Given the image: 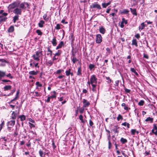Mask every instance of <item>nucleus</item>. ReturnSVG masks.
<instances>
[{
	"instance_id": "f257e3e1",
	"label": "nucleus",
	"mask_w": 157,
	"mask_h": 157,
	"mask_svg": "<svg viewBox=\"0 0 157 157\" xmlns=\"http://www.w3.org/2000/svg\"><path fill=\"white\" fill-rule=\"evenodd\" d=\"M42 55V51H37L35 52V54L33 55L32 57L34 59L37 61H40L39 57Z\"/></svg>"
},
{
	"instance_id": "f03ea898",
	"label": "nucleus",
	"mask_w": 157,
	"mask_h": 157,
	"mask_svg": "<svg viewBox=\"0 0 157 157\" xmlns=\"http://www.w3.org/2000/svg\"><path fill=\"white\" fill-rule=\"evenodd\" d=\"M90 8L91 9L97 8L98 10L101 9V6L98 3V2H95L92 4V5L90 6Z\"/></svg>"
},
{
	"instance_id": "7ed1b4c3",
	"label": "nucleus",
	"mask_w": 157,
	"mask_h": 157,
	"mask_svg": "<svg viewBox=\"0 0 157 157\" xmlns=\"http://www.w3.org/2000/svg\"><path fill=\"white\" fill-rule=\"evenodd\" d=\"M97 78L96 77V76L95 75H92L91 76V77L90 78V83L91 84H96L97 83Z\"/></svg>"
},
{
	"instance_id": "20e7f679",
	"label": "nucleus",
	"mask_w": 157,
	"mask_h": 157,
	"mask_svg": "<svg viewBox=\"0 0 157 157\" xmlns=\"http://www.w3.org/2000/svg\"><path fill=\"white\" fill-rule=\"evenodd\" d=\"M151 132L156 136H157V124L154 123L153 124V128L151 130Z\"/></svg>"
},
{
	"instance_id": "39448f33",
	"label": "nucleus",
	"mask_w": 157,
	"mask_h": 157,
	"mask_svg": "<svg viewBox=\"0 0 157 157\" xmlns=\"http://www.w3.org/2000/svg\"><path fill=\"white\" fill-rule=\"evenodd\" d=\"M102 37L101 34H98L96 35V42L98 44L100 43L102 41Z\"/></svg>"
},
{
	"instance_id": "423d86ee",
	"label": "nucleus",
	"mask_w": 157,
	"mask_h": 157,
	"mask_svg": "<svg viewBox=\"0 0 157 157\" xmlns=\"http://www.w3.org/2000/svg\"><path fill=\"white\" fill-rule=\"evenodd\" d=\"M22 10L21 9L17 8L13 10V12L16 14L21 15Z\"/></svg>"
},
{
	"instance_id": "0eeeda50",
	"label": "nucleus",
	"mask_w": 157,
	"mask_h": 157,
	"mask_svg": "<svg viewBox=\"0 0 157 157\" xmlns=\"http://www.w3.org/2000/svg\"><path fill=\"white\" fill-rule=\"evenodd\" d=\"M83 107L85 108L88 107L90 104V103L85 99L83 100Z\"/></svg>"
},
{
	"instance_id": "6e6552de",
	"label": "nucleus",
	"mask_w": 157,
	"mask_h": 157,
	"mask_svg": "<svg viewBox=\"0 0 157 157\" xmlns=\"http://www.w3.org/2000/svg\"><path fill=\"white\" fill-rule=\"evenodd\" d=\"M15 124V121L14 120H11L8 121L7 123L8 126L13 127Z\"/></svg>"
},
{
	"instance_id": "1a4fd4ad",
	"label": "nucleus",
	"mask_w": 157,
	"mask_h": 157,
	"mask_svg": "<svg viewBox=\"0 0 157 157\" xmlns=\"http://www.w3.org/2000/svg\"><path fill=\"white\" fill-rule=\"evenodd\" d=\"M53 46H55L57 44V40L55 36L53 37L52 40L51 41Z\"/></svg>"
},
{
	"instance_id": "9d476101",
	"label": "nucleus",
	"mask_w": 157,
	"mask_h": 157,
	"mask_svg": "<svg viewBox=\"0 0 157 157\" xmlns=\"http://www.w3.org/2000/svg\"><path fill=\"white\" fill-rule=\"evenodd\" d=\"M99 31L100 33L104 34L105 32V29L103 26H101L99 28Z\"/></svg>"
},
{
	"instance_id": "9b49d317",
	"label": "nucleus",
	"mask_w": 157,
	"mask_h": 157,
	"mask_svg": "<svg viewBox=\"0 0 157 157\" xmlns=\"http://www.w3.org/2000/svg\"><path fill=\"white\" fill-rule=\"evenodd\" d=\"M64 46V42L63 41H61L60 42L59 44L58 45L56 48V50L61 48L62 46Z\"/></svg>"
},
{
	"instance_id": "f8f14e48",
	"label": "nucleus",
	"mask_w": 157,
	"mask_h": 157,
	"mask_svg": "<svg viewBox=\"0 0 157 157\" xmlns=\"http://www.w3.org/2000/svg\"><path fill=\"white\" fill-rule=\"evenodd\" d=\"M132 45H134L136 47H137L138 46L137 41L135 39H133L132 40Z\"/></svg>"
},
{
	"instance_id": "ddd939ff",
	"label": "nucleus",
	"mask_w": 157,
	"mask_h": 157,
	"mask_svg": "<svg viewBox=\"0 0 157 157\" xmlns=\"http://www.w3.org/2000/svg\"><path fill=\"white\" fill-rule=\"evenodd\" d=\"M145 25H146L144 24V22L142 23L140 25L139 27V30L140 31L141 30H143L144 28Z\"/></svg>"
},
{
	"instance_id": "4468645a",
	"label": "nucleus",
	"mask_w": 157,
	"mask_h": 157,
	"mask_svg": "<svg viewBox=\"0 0 157 157\" xmlns=\"http://www.w3.org/2000/svg\"><path fill=\"white\" fill-rule=\"evenodd\" d=\"M7 18L2 15H0V23L3 21H5Z\"/></svg>"
},
{
	"instance_id": "2eb2a0df",
	"label": "nucleus",
	"mask_w": 157,
	"mask_h": 157,
	"mask_svg": "<svg viewBox=\"0 0 157 157\" xmlns=\"http://www.w3.org/2000/svg\"><path fill=\"white\" fill-rule=\"evenodd\" d=\"M130 10L132 14L135 16L137 15V13L136 12V9H133L132 8H130Z\"/></svg>"
},
{
	"instance_id": "dca6fc26",
	"label": "nucleus",
	"mask_w": 157,
	"mask_h": 157,
	"mask_svg": "<svg viewBox=\"0 0 157 157\" xmlns=\"http://www.w3.org/2000/svg\"><path fill=\"white\" fill-rule=\"evenodd\" d=\"M12 86L11 85H6L4 86V91H7L11 89Z\"/></svg>"
},
{
	"instance_id": "f3484780",
	"label": "nucleus",
	"mask_w": 157,
	"mask_h": 157,
	"mask_svg": "<svg viewBox=\"0 0 157 157\" xmlns=\"http://www.w3.org/2000/svg\"><path fill=\"white\" fill-rule=\"evenodd\" d=\"M38 73V71H30L29 72V74L31 75H36Z\"/></svg>"
},
{
	"instance_id": "a211bd4d",
	"label": "nucleus",
	"mask_w": 157,
	"mask_h": 157,
	"mask_svg": "<svg viewBox=\"0 0 157 157\" xmlns=\"http://www.w3.org/2000/svg\"><path fill=\"white\" fill-rule=\"evenodd\" d=\"M14 31V27L13 26H11L9 28L8 30V32L9 33H12Z\"/></svg>"
},
{
	"instance_id": "6ab92c4d",
	"label": "nucleus",
	"mask_w": 157,
	"mask_h": 157,
	"mask_svg": "<svg viewBox=\"0 0 157 157\" xmlns=\"http://www.w3.org/2000/svg\"><path fill=\"white\" fill-rule=\"evenodd\" d=\"M44 23V21L42 20H40L38 23V26L42 28L43 26V25Z\"/></svg>"
},
{
	"instance_id": "aec40b11",
	"label": "nucleus",
	"mask_w": 157,
	"mask_h": 157,
	"mask_svg": "<svg viewBox=\"0 0 157 157\" xmlns=\"http://www.w3.org/2000/svg\"><path fill=\"white\" fill-rule=\"evenodd\" d=\"M153 118L149 117L147 118L145 120V121L148 122L149 121L151 123H152L153 122Z\"/></svg>"
},
{
	"instance_id": "412c9836",
	"label": "nucleus",
	"mask_w": 157,
	"mask_h": 157,
	"mask_svg": "<svg viewBox=\"0 0 157 157\" xmlns=\"http://www.w3.org/2000/svg\"><path fill=\"white\" fill-rule=\"evenodd\" d=\"M120 141L122 144L126 143L127 142V139L122 137L120 139Z\"/></svg>"
},
{
	"instance_id": "4be33fe9",
	"label": "nucleus",
	"mask_w": 157,
	"mask_h": 157,
	"mask_svg": "<svg viewBox=\"0 0 157 157\" xmlns=\"http://www.w3.org/2000/svg\"><path fill=\"white\" fill-rule=\"evenodd\" d=\"M81 71V67L80 66L78 68L77 75L78 76L81 75H82Z\"/></svg>"
},
{
	"instance_id": "5701e85b",
	"label": "nucleus",
	"mask_w": 157,
	"mask_h": 157,
	"mask_svg": "<svg viewBox=\"0 0 157 157\" xmlns=\"http://www.w3.org/2000/svg\"><path fill=\"white\" fill-rule=\"evenodd\" d=\"M19 118L20 119V120L22 121L26 119V117L24 115H22L19 116Z\"/></svg>"
},
{
	"instance_id": "b1692460",
	"label": "nucleus",
	"mask_w": 157,
	"mask_h": 157,
	"mask_svg": "<svg viewBox=\"0 0 157 157\" xmlns=\"http://www.w3.org/2000/svg\"><path fill=\"white\" fill-rule=\"evenodd\" d=\"M121 106L123 107H124V110H127L128 109H130V108H128V107L124 103H123L121 104Z\"/></svg>"
},
{
	"instance_id": "393cba45",
	"label": "nucleus",
	"mask_w": 157,
	"mask_h": 157,
	"mask_svg": "<svg viewBox=\"0 0 157 157\" xmlns=\"http://www.w3.org/2000/svg\"><path fill=\"white\" fill-rule=\"evenodd\" d=\"M19 16L17 15L13 17V21L14 23H15L16 21L18 20L19 19Z\"/></svg>"
},
{
	"instance_id": "a878e982",
	"label": "nucleus",
	"mask_w": 157,
	"mask_h": 157,
	"mask_svg": "<svg viewBox=\"0 0 157 157\" xmlns=\"http://www.w3.org/2000/svg\"><path fill=\"white\" fill-rule=\"evenodd\" d=\"M39 155L40 157H44V152L41 149H40L39 151Z\"/></svg>"
},
{
	"instance_id": "bb28decb",
	"label": "nucleus",
	"mask_w": 157,
	"mask_h": 157,
	"mask_svg": "<svg viewBox=\"0 0 157 157\" xmlns=\"http://www.w3.org/2000/svg\"><path fill=\"white\" fill-rule=\"evenodd\" d=\"M5 76H6V72L0 71V77H3Z\"/></svg>"
},
{
	"instance_id": "cd10ccee",
	"label": "nucleus",
	"mask_w": 157,
	"mask_h": 157,
	"mask_svg": "<svg viewBox=\"0 0 157 157\" xmlns=\"http://www.w3.org/2000/svg\"><path fill=\"white\" fill-rule=\"evenodd\" d=\"M92 86V90L93 91H95L96 90V86H97V84H91Z\"/></svg>"
},
{
	"instance_id": "c85d7f7f",
	"label": "nucleus",
	"mask_w": 157,
	"mask_h": 157,
	"mask_svg": "<svg viewBox=\"0 0 157 157\" xmlns=\"http://www.w3.org/2000/svg\"><path fill=\"white\" fill-rule=\"evenodd\" d=\"M130 71L135 73V74L137 76L138 75V74L137 72L135 70L134 68H130Z\"/></svg>"
},
{
	"instance_id": "c756f323",
	"label": "nucleus",
	"mask_w": 157,
	"mask_h": 157,
	"mask_svg": "<svg viewBox=\"0 0 157 157\" xmlns=\"http://www.w3.org/2000/svg\"><path fill=\"white\" fill-rule=\"evenodd\" d=\"M62 53V51L60 50H58L57 52L54 55L56 56H60V54Z\"/></svg>"
},
{
	"instance_id": "7c9ffc66",
	"label": "nucleus",
	"mask_w": 157,
	"mask_h": 157,
	"mask_svg": "<svg viewBox=\"0 0 157 157\" xmlns=\"http://www.w3.org/2000/svg\"><path fill=\"white\" fill-rule=\"evenodd\" d=\"M18 135V132L17 131V127H16L14 130V132L13 135L14 136V137H16V136H17Z\"/></svg>"
},
{
	"instance_id": "2f4dec72",
	"label": "nucleus",
	"mask_w": 157,
	"mask_h": 157,
	"mask_svg": "<svg viewBox=\"0 0 157 157\" xmlns=\"http://www.w3.org/2000/svg\"><path fill=\"white\" fill-rule=\"evenodd\" d=\"M106 79L108 80L107 82L109 83H110L111 82H113V81L109 77H107L105 76V77Z\"/></svg>"
},
{
	"instance_id": "473e14b6",
	"label": "nucleus",
	"mask_w": 157,
	"mask_h": 157,
	"mask_svg": "<svg viewBox=\"0 0 157 157\" xmlns=\"http://www.w3.org/2000/svg\"><path fill=\"white\" fill-rule=\"evenodd\" d=\"M71 72V69L69 68L68 70L66 71H65L66 75L67 76H69Z\"/></svg>"
},
{
	"instance_id": "72a5a7b5",
	"label": "nucleus",
	"mask_w": 157,
	"mask_h": 157,
	"mask_svg": "<svg viewBox=\"0 0 157 157\" xmlns=\"http://www.w3.org/2000/svg\"><path fill=\"white\" fill-rule=\"evenodd\" d=\"M79 118L80 119V120L81 121V122L82 123H85V121L83 120V117L82 115H80L79 117Z\"/></svg>"
},
{
	"instance_id": "f704fd0d",
	"label": "nucleus",
	"mask_w": 157,
	"mask_h": 157,
	"mask_svg": "<svg viewBox=\"0 0 157 157\" xmlns=\"http://www.w3.org/2000/svg\"><path fill=\"white\" fill-rule=\"evenodd\" d=\"M16 114L15 113L14 111L13 112L12 114L11 118L13 119H15L16 118Z\"/></svg>"
},
{
	"instance_id": "c9c22d12",
	"label": "nucleus",
	"mask_w": 157,
	"mask_h": 157,
	"mask_svg": "<svg viewBox=\"0 0 157 157\" xmlns=\"http://www.w3.org/2000/svg\"><path fill=\"white\" fill-rule=\"evenodd\" d=\"M35 94L34 95V96L37 97H40L41 96V93H39L38 92L36 91L35 92Z\"/></svg>"
},
{
	"instance_id": "e433bc0d",
	"label": "nucleus",
	"mask_w": 157,
	"mask_h": 157,
	"mask_svg": "<svg viewBox=\"0 0 157 157\" xmlns=\"http://www.w3.org/2000/svg\"><path fill=\"white\" fill-rule=\"evenodd\" d=\"M63 71V69H59L57 70L56 72V74H60Z\"/></svg>"
},
{
	"instance_id": "4c0bfd02",
	"label": "nucleus",
	"mask_w": 157,
	"mask_h": 157,
	"mask_svg": "<svg viewBox=\"0 0 157 157\" xmlns=\"http://www.w3.org/2000/svg\"><path fill=\"white\" fill-rule=\"evenodd\" d=\"M129 12V10L127 9H124L123 11L121 12L122 14H127Z\"/></svg>"
},
{
	"instance_id": "58836bf2",
	"label": "nucleus",
	"mask_w": 157,
	"mask_h": 157,
	"mask_svg": "<svg viewBox=\"0 0 157 157\" xmlns=\"http://www.w3.org/2000/svg\"><path fill=\"white\" fill-rule=\"evenodd\" d=\"M20 7L21 9H26V7H25V3L24 2L21 3L20 5Z\"/></svg>"
},
{
	"instance_id": "ea45409f",
	"label": "nucleus",
	"mask_w": 157,
	"mask_h": 157,
	"mask_svg": "<svg viewBox=\"0 0 157 157\" xmlns=\"http://www.w3.org/2000/svg\"><path fill=\"white\" fill-rule=\"evenodd\" d=\"M94 65L93 64H90L89 66V68L90 70H91L94 68Z\"/></svg>"
},
{
	"instance_id": "a19ab883",
	"label": "nucleus",
	"mask_w": 157,
	"mask_h": 157,
	"mask_svg": "<svg viewBox=\"0 0 157 157\" xmlns=\"http://www.w3.org/2000/svg\"><path fill=\"white\" fill-rule=\"evenodd\" d=\"M144 101L143 100H141L140 101L138 102V104L140 106H142L144 105Z\"/></svg>"
},
{
	"instance_id": "79ce46f5",
	"label": "nucleus",
	"mask_w": 157,
	"mask_h": 157,
	"mask_svg": "<svg viewBox=\"0 0 157 157\" xmlns=\"http://www.w3.org/2000/svg\"><path fill=\"white\" fill-rule=\"evenodd\" d=\"M36 32L39 35L41 36L42 34V33L41 31L40 30H36Z\"/></svg>"
},
{
	"instance_id": "37998d69",
	"label": "nucleus",
	"mask_w": 157,
	"mask_h": 157,
	"mask_svg": "<svg viewBox=\"0 0 157 157\" xmlns=\"http://www.w3.org/2000/svg\"><path fill=\"white\" fill-rule=\"evenodd\" d=\"M123 119L122 116L120 114L118 115V117H117V119L118 121H120V120H122Z\"/></svg>"
},
{
	"instance_id": "c03bdc74",
	"label": "nucleus",
	"mask_w": 157,
	"mask_h": 157,
	"mask_svg": "<svg viewBox=\"0 0 157 157\" xmlns=\"http://www.w3.org/2000/svg\"><path fill=\"white\" fill-rule=\"evenodd\" d=\"M112 147V145L110 141V140L109 138V141H108V148L109 149H110Z\"/></svg>"
},
{
	"instance_id": "a18cd8bd",
	"label": "nucleus",
	"mask_w": 157,
	"mask_h": 157,
	"mask_svg": "<svg viewBox=\"0 0 157 157\" xmlns=\"http://www.w3.org/2000/svg\"><path fill=\"white\" fill-rule=\"evenodd\" d=\"M55 29L57 30H59L61 29L60 25L59 24H57L55 27Z\"/></svg>"
},
{
	"instance_id": "49530a36",
	"label": "nucleus",
	"mask_w": 157,
	"mask_h": 157,
	"mask_svg": "<svg viewBox=\"0 0 157 157\" xmlns=\"http://www.w3.org/2000/svg\"><path fill=\"white\" fill-rule=\"evenodd\" d=\"M71 60L73 63H75L76 61L77 60V59L75 57H73Z\"/></svg>"
},
{
	"instance_id": "de8ad7c7",
	"label": "nucleus",
	"mask_w": 157,
	"mask_h": 157,
	"mask_svg": "<svg viewBox=\"0 0 157 157\" xmlns=\"http://www.w3.org/2000/svg\"><path fill=\"white\" fill-rule=\"evenodd\" d=\"M122 21L125 24H127L128 23L127 20H125L124 18H123L122 19Z\"/></svg>"
},
{
	"instance_id": "09e8293b",
	"label": "nucleus",
	"mask_w": 157,
	"mask_h": 157,
	"mask_svg": "<svg viewBox=\"0 0 157 157\" xmlns=\"http://www.w3.org/2000/svg\"><path fill=\"white\" fill-rule=\"evenodd\" d=\"M136 132V130L135 129H132L131 130V133L132 135H134Z\"/></svg>"
},
{
	"instance_id": "8fccbe9b",
	"label": "nucleus",
	"mask_w": 157,
	"mask_h": 157,
	"mask_svg": "<svg viewBox=\"0 0 157 157\" xmlns=\"http://www.w3.org/2000/svg\"><path fill=\"white\" fill-rule=\"evenodd\" d=\"M73 48H72V50L71 51V52H72V56L73 57H75V54L76 53V52H74V51H73Z\"/></svg>"
},
{
	"instance_id": "3c124183",
	"label": "nucleus",
	"mask_w": 157,
	"mask_h": 157,
	"mask_svg": "<svg viewBox=\"0 0 157 157\" xmlns=\"http://www.w3.org/2000/svg\"><path fill=\"white\" fill-rule=\"evenodd\" d=\"M4 121H3L2 122V123L1 124H0V131L1 130L4 124Z\"/></svg>"
},
{
	"instance_id": "603ef678",
	"label": "nucleus",
	"mask_w": 157,
	"mask_h": 157,
	"mask_svg": "<svg viewBox=\"0 0 157 157\" xmlns=\"http://www.w3.org/2000/svg\"><path fill=\"white\" fill-rule=\"evenodd\" d=\"M15 91V89H13L11 91V92L8 94L7 96H9L10 95H12L13 93Z\"/></svg>"
},
{
	"instance_id": "864d4df0",
	"label": "nucleus",
	"mask_w": 157,
	"mask_h": 157,
	"mask_svg": "<svg viewBox=\"0 0 157 157\" xmlns=\"http://www.w3.org/2000/svg\"><path fill=\"white\" fill-rule=\"evenodd\" d=\"M48 52H50V55L51 56L52 55V51L51 50L49 47H48Z\"/></svg>"
},
{
	"instance_id": "5fc2aeb1",
	"label": "nucleus",
	"mask_w": 157,
	"mask_h": 157,
	"mask_svg": "<svg viewBox=\"0 0 157 157\" xmlns=\"http://www.w3.org/2000/svg\"><path fill=\"white\" fill-rule=\"evenodd\" d=\"M36 84L37 86L41 87L42 86V85L41 84H40L39 82H36Z\"/></svg>"
},
{
	"instance_id": "6e6d98bb",
	"label": "nucleus",
	"mask_w": 157,
	"mask_h": 157,
	"mask_svg": "<svg viewBox=\"0 0 157 157\" xmlns=\"http://www.w3.org/2000/svg\"><path fill=\"white\" fill-rule=\"evenodd\" d=\"M134 36L136 38H137L138 39H139V38H140V35L139 33H137Z\"/></svg>"
},
{
	"instance_id": "4d7b16f0",
	"label": "nucleus",
	"mask_w": 157,
	"mask_h": 157,
	"mask_svg": "<svg viewBox=\"0 0 157 157\" xmlns=\"http://www.w3.org/2000/svg\"><path fill=\"white\" fill-rule=\"evenodd\" d=\"M124 90L125 92L127 93H130V91H131L130 90L126 88H124Z\"/></svg>"
},
{
	"instance_id": "13d9d810",
	"label": "nucleus",
	"mask_w": 157,
	"mask_h": 157,
	"mask_svg": "<svg viewBox=\"0 0 157 157\" xmlns=\"http://www.w3.org/2000/svg\"><path fill=\"white\" fill-rule=\"evenodd\" d=\"M29 126L30 128H32V127H35V125L34 124L31 123L30 122H29Z\"/></svg>"
},
{
	"instance_id": "bf43d9fd",
	"label": "nucleus",
	"mask_w": 157,
	"mask_h": 157,
	"mask_svg": "<svg viewBox=\"0 0 157 157\" xmlns=\"http://www.w3.org/2000/svg\"><path fill=\"white\" fill-rule=\"evenodd\" d=\"M143 57L144 58H146L147 59H148L149 58V56L147 54H146L145 53H144Z\"/></svg>"
},
{
	"instance_id": "052dcab7",
	"label": "nucleus",
	"mask_w": 157,
	"mask_h": 157,
	"mask_svg": "<svg viewBox=\"0 0 157 157\" xmlns=\"http://www.w3.org/2000/svg\"><path fill=\"white\" fill-rule=\"evenodd\" d=\"M113 131L115 133H118V131L117 129V128L116 127V128H114L112 129Z\"/></svg>"
},
{
	"instance_id": "680f3d73",
	"label": "nucleus",
	"mask_w": 157,
	"mask_h": 157,
	"mask_svg": "<svg viewBox=\"0 0 157 157\" xmlns=\"http://www.w3.org/2000/svg\"><path fill=\"white\" fill-rule=\"evenodd\" d=\"M6 76L8 77H9L11 79L13 78V77L11 75V74L10 73H9L8 75H6Z\"/></svg>"
},
{
	"instance_id": "e2e57ef3",
	"label": "nucleus",
	"mask_w": 157,
	"mask_h": 157,
	"mask_svg": "<svg viewBox=\"0 0 157 157\" xmlns=\"http://www.w3.org/2000/svg\"><path fill=\"white\" fill-rule=\"evenodd\" d=\"M47 17V15L46 14H44V15L43 16V18H44V19L45 20H46L47 21H48V18H46V17Z\"/></svg>"
},
{
	"instance_id": "0e129e2a",
	"label": "nucleus",
	"mask_w": 157,
	"mask_h": 157,
	"mask_svg": "<svg viewBox=\"0 0 157 157\" xmlns=\"http://www.w3.org/2000/svg\"><path fill=\"white\" fill-rule=\"evenodd\" d=\"M124 23L122 22V21H121V22L120 25V27L121 28H123L124 27Z\"/></svg>"
},
{
	"instance_id": "69168bd1",
	"label": "nucleus",
	"mask_w": 157,
	"mask_h": 157,
	"mask_svg": "<svg viewBox=\"0 0 157 157\" xmlns=\"http://www.w3.org/2000/svg\"><path fill=\"white\" fill-rule=\"evenodd\" d=\"M80 112L81 113H82L83 112L84 110V108H80L79 109Z\"/></svg>"
},
{
	"instance_id": "338daca9",
	"label": "nucleus",
	"mask_w": 157,
	"mask_h": 157,
	"mask_svg": "<svg viewBox=\"0 0 157 157\" xmlns=\"http://www.w3.org/2000/svg\"><path fill=\"white\" fill-rule=\"evenodd\" d=\"M89 124L90 126H92L94 124V123L93 121L90 119L89 120Z\"/></svg>"
},
{
	"instance_id": "774afa93",
	"label": "nucleus",
	"mask_w": 157,
	"mask_h": 157,
	"mask_svg": "<svg viewBox=\"0 0 157 157\" xmlns=\"http://www.w3.org/2000/svg\"><path fill=\"white\" fill-rule=\"evenodd\" d=\"M12 127H11L10 126H8L7 129H8V131L9 132H11L12 131L11 129H12Z\"/></svg>"
}]
</instances>
